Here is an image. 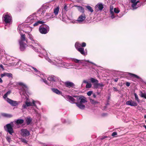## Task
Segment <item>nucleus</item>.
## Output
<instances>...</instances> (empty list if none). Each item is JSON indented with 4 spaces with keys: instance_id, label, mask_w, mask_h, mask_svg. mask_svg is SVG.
<instances>
[{
    "instance_id": "obj_29",
    "label": "nucleus",
    "mask_w": 146,
    "mask_h": 146,
    "mask_svg": "<svg viewBox=\"0 0 146 146\" xmlns=\"http://www.w3.org/2000/svg\"><path fill=\"white\" fill-rule=\"evenodd\" d=\"M29 67H31V69L34 70V71L37 74H40V75H38V76H39L40 74H43L42 73H40L39 71H38L36 68H35L34 67L31 66H29Z\"/></svg>"
},
{
    "instance_id": "obj_61",
    "label": "nucleus",
    "mask_w": 146,
    "mask_h": 146,
    "mask_svg": "<svg viewBox=\"0 0 146 146\" xmlns=\"http://www.w3.org/2000/svg\"><path fill=\"white\" fill-rule=\"evenodd\" d=\"M3 82V81L2 80V79L0 78V83H1Z\"/></svg>"
},
{
    "instance_id": "obj_7",
    "label": "nucleus",
    "mask_w": 146,
    "mask_h": 146,
    "mask_svg": "<svg viewBox=\"0 0 146 146\" xmlns=\"http://www.w3.org/2000/svg\"><path fill=\"white\" fill-rule=\"evenodd\" d=\"M110 12L111 15V17L112 19L116 18V17H118L117 15H115L114 13L117 14L119 13L120 12V10L118 8H113V6L111 5L110 8ZM118 17L120 18L121 17L118 16Z\"/></svg>"
},
{
    "instance_id": "obj_12",
    "label": "nucleus",
    "mask_w": 146,
    "mask_h": 146,
    "mask_svg": "<svg viewBox=\"0 0 146 146\" xmlns=\"http://www.w3.org/2000/svg\"><path fill=\"white\" fill-rule=\"evenodd\" d=\"M12 17L10 14L7 13L4 14L3 16V20L6 24L10 23L12 20Z\"/></svg>"
},
{
    "instance_id": "obj_28",
    "label": "nucleus",
    "mask_w": 146,
    "mask_h": 146,
    "mask_svg": "<svg viewBox=\"0 0 146 146\" xmlns=\"http://www.w3.org/2000/svg\"><path fill=\"white\" fill-rule=\"evenodd\" d=\"M51 90L53 92L57 94L60 95L62 94V92L57 89L52 88L51 89Z\"/></svg>"
},
{
    "instance_id": "obj_63",
    "label": "nucleus",
    "mask_w": 146,
    "mask_h": 146,
    "mask_svg": "<svg viewBox=\"0 0 146 146\" xmlns=\"http://www.w3.org/2000/svg\"><path fill=\"white\" fill-rule=\"evenodd\" d=\"M145 84H146V82H145Z\"/></svg>"
},
{
    "instance_id": "obj_25",
    "label": "nucleus",
    "mask_w": 146,
    "mask_h": 146,
    "mask_svg": "<svg viewBox=\"0 0 146 146\" xmlns=\"http://www.w3.org/2000/svg\"><path fill=\"white\" fill-rule=\"evenodd\" d=\"M25 120L27 125H28L32 122L33 119L30 116H29L25 118Z\"/></svg>"
},
{
    "instance_id": "obj_27",
    "label": "nucleus",
    "mask_w": 146,
    "mask_h": 146,
    "mask_svg": "<svg viewBox=\"0 0 146 146\" xmlns=\"http://www.w3.org/2000/svg\"><path fill=\"white\" fill-rule=\"evenodd\" d=\"M14 122L16 124L18 125L23 123L24 122V120L22 119H18L17 120H15Z\"/></svg>"
},
{
    "instance_id": "obj_1",
    "label": "nucleus",
    "mask_w": 146,
    "mask_h": 146,
    "mask_svg": "<svg viewBox=\"0 0 146 146\" xmlns=\"http://www.w3.org/2000/svg\"><path fill=\"white\" fill-rule=\"evenodd\" d=\"M26 100L25 101L24 103L23 104L21 110L23 112L25 111L26 110H27L29 112H31V110L33 111V112L36 113V110L33 107H29L31 106H34L35 108H37V106L35 104L36 102L34 100H32V102H30L29 98L26 97Z\"/></svg>"
},
{
    "instance_id": "obj_38",
    "label": "nucleus",
    "mask_w": 146,
    "mask_h": 146,
    "mask_svg": "<svg viewBox=\"0 0 146 146\" xmlns=\"http://www.w3.org/2000/svg\"><path fill=\"white\" fill-rule=\"evenodd\" d=\"M81 46V44L78 42H76L75 44V46L77 50Z\"/></svg>"
},
{
    "instance_id": "obj_35",
    "label": "nucleus",
    "mask_w": 146,
    "mask_h": 146,
    "mask_svg": "<svg viewBox=\"0 0 146 146\" xmlns=\"http://www.w3.org/2000/svg\"><path fill=\"white\" fill-rule=\"evenodd\" d=\"M59 8L58 7L54 9V13L56 15L58 14L59 11Z\"/></svg>"
},
{
    "instance_id": "obj_4",
    "label": "nucleus",
    "mask_w": 146,
    "mask_h": 146,
    "mask_svg": "<svg viewBox=\"0 0 146 146\" xmlns=\"http://www.w3.org/2000/svg\"><path fill=\"white\" fill-rule=\"evenodd\" d=\"M45 55H46V56H45V59L49 62L53 64L56 65L58 64L60 66L62 67L64 66L65 67L73 66L72 63H67L63 62L61 59H58L57 58H55L54 60H51L48 58L46 54Z\"/></svg>"
},
{
    "instance_id": "obj_57",
    "label": "nucleus",
    "mask_w": 146,
    "mask_h": 146,
    "mask_svg": "<svg viewBox=\"0 0 146 146\" xmlns=\"http://www.w3.org/2000/svg\"><path fill=\"white\" fill-rule=\"evenodd\" d=\"M83 83H86L87 84L88 83V81L86 80H84L83 81Z\"/></svg>"
},
{
    "instance_id": "obj_40",
    "label": "nucleus",
    "mask_w": 146,
    "mask_h": 146,
    "mask_svg": "<svg viewBox=\"0 0 146 146\" xmlns=\"http://www.w3.org/2000/svg\"><path fill=\"white\" fill-rule=\"evenodd\" d=\"M134 95L135 96V100L137 101L138 103H139L140 102V100L138 98V95L135 93L134 94Z\"/></svg>"
},
{
    "instance_id": "obj_32",
    "label": "nucleus",
    "mask_w": 146,
    "mask_h": 146,
    "mask_svg": "<svg viewBox=\"0 0 146 146\" xmlns=\"http://www.w3.org/2000/svg\"><path fill=\"white\" fill-rule=\"evenodd\" d=\"M76 6L77 7V9L79 12L84 13L85 11L83 7L80 6Z\"/></svg>"
},
{
    "instance_id": "obj_60",
    "label": "nucleus",
    "mask_w": 146,
    "mask_h": 146,
    "mask_svg": "<svg viewBox=\"0 0 146 146\" xmlns=\"http://www.w3.org/2000/svg\"><path fill=\"white\" fill-rule=\"evenodd\" d=\"M93 96L94 98H95L96 97V95L95 94H94L93 95Z\"/></svg>"
},
{
    "instance_id": "obj_41",
    "label": "nucleus",
    "mask_w": 146,
    "mask_h": 146,
    "mask_svg": "<svg viewBox=\"0 0 146 146\" xmlns=\"http://www.w3.org/2000/svg\"><path fill=\"white\" fill-rule=\"evenodd\" d=\"M129 75H130L131 76L137 79H139L140 78L137 75H135L134 74L129 73Z\"/></svg>"
},
{
    "instance_id": "obj_26",
    "label": "nucleus",
    "mask_w": 146,
    "mask_h": 146,
    "mask_svg": "<svg viewBox=\"0 0 146 146\" xmlns=\"http://www.w3.org/2000/svg\"><path fill=\"white\" fill-rule=\"evenodd\" d=\"M65 84L67 87L74 88L75 86L73 82L69 81L66 82Z\"/></svg>"
},
{
    "instance_id": "obj_19",
    "label": "nucleus",
    "mask_w": 146,
    "mask_h": 146,
    "mask_svg": "<svg viewBox=\"0 0 146 146\" xmlns=\"http://www.w3.org/2000/svg\"><path fill=\"white\" fill-rule=\"evenodd\" d=\"M16 66H17L20 67V68H24L26 69L27 68V65L25 63L22 62L21 61H19L15 64Z\"/></svg>"
},
{
    "instance_id": "obj_52",
    "label": "nucleus",
    "mask_w": 146,
    "mask_h": 146,
    "mask_svg": "<svg viewBox=\"0 0 146 146\" xmlns=\"http://www.w3.org/2000/svg\"><path fill=\"white\" fill-rule=\"evenodd\" d=\"M126 86H129L130 85V83L129 82H127L125 84Z\"/></svg>"
},
{
    "instance_id": "obj_24",
    "label": "nucleus",
    "mask_w": 146,
    "mask_h": 146,
    "mask_svg": "<svg viewBox=\"0 0 146 146\" xmlns=\"http://www.w3.org/2000/svg\"><path fill=\"white\" fill-rule=\"evenodd\" d=\"M77 50L83 56H86L87 54V51H84V49L83 48H78Z\"/></svg>"
},
{
    "instance_id": "obj_56",
    "label": "nucleus",
    "mask_w": 146,
    "mask_h": 146,
    "mask_svg": "<svg viewBox=\"0 0 146 146\" xmlns=\"http://www.w3.org/2000/svg\"><path fill=\"white\" fill-rule=\"evenodd\" d=\"M107 136H104V137H102L101 138V139L103 140V139H105L106 138H107Z\"/></svg>"
},
{
    "instance_id": "obj_49",
    "label": "nucleus",
    "mask_w": 146,
    "mask_h": 146,
    "mask_svg": "<svg viewBox=\"0 0 146 146\" xmlns=\"http://www.w3.org/2000/svg\"><path fill=\"white\" fill-rule=\"evenodd\" d=\"M6 139L9 142H10L11 140V138L10 137H7L6 138Z\"/></svg>"
},
{
    "instance_id": "obj_23",
    "label": "nucleus",
    "mask_w": 146,
    "mask_h": 146,
    "mask_svg": "<svg viewBox=\"0 0 146 146\" xmlns=\"http://www.w3.org/2000/svg\"><path fill=\"white\" fill-rule=\"evenodd\" d=\"M20 45V49L21 51H23L25 50L26 48V46H27L26 43L25 42H19Z\"/></svg>"
},
{
    "instance_id": "obj_30",
    "label": "nucleus",
    "mask_w": 146,
    "mask_h": 146,
    "mask_svg": "<svg viewBox=\"0 0 146 146\" xmlns=\"http://www.w3.org/2000/svg\"><path fill=\"white\" fill-rule=\"evenodd\" d=\"M44 23V22L42 21H40L38 20V21H36L35 22V23L33 24V26L34 27L38 25L39 24H43Z\"/></svg>"
},
{
    "instance_id": "obj_5",
    "label": "nucleus",
    "mask_w": 146,
    "mask_h": 146,
    "mask_svg": "<svg viewBox=\"0 0 146 146\" xmlns=\"http://www.w3.org/2000/svg\"><path fill=\"white\" fill-rule=\"evenodd\" d=\"M73 97L76 98L77 102L75 104L81 110H84L86 107L84 104L87 102L86 98L81 95L79 96L74 95Z\"/></svg>"
},
{
    "instance_id": "obj_64",
    "label": "nucleus",
    "mask_w": 146,
    "mask_h": 146,
    "mask_svg": "<svg viewBox=\"0 0 146 146\" xmlns=\"http://www.w3.org/2000/svg\"><path fill=\"white\" fill-rule=\"evenodd\" d=\"M109 104L108 103H107V105H108Z\"/></svg>"
},
{
    "instance_id": "obj_21",
    "label": "nucleus",
    "mask_w": 146,
    "mask_h": 146,
    "mask_svg": "<svg viewBox=\"0 0 146 146\" xmlns=\"http://www.w3.org/2000/svg\"><path fill=\"white\" fill-rule=\"evenodd\" d=\"M19 33L21 35V38L20 39L19 41V42H24L26 41V43H27V40L26 38L25 35L22 34L21 32H19Z\"/></svg>"
},
{
    "instance_id": "obj_48",
    "label": "nucleus",
    "mask_w": 146,
    "mask_h": 146,
    "mask_svg": "<svg viewBox=\"0 0 146 146\" xmlns=\"http://www.w3.org/2000/svg\"><path fill=\"white\" fill-rule=\"evenodd\" d=\"M117 133L116 132H114L112 133L111 134V136H114L117 135Z\"/></svg>"
},
{
    "instance_id": "obj_62",
    "label": "nucleus",
    "mask_w": 146,
    "mask_h": 146,
    "mask_svg": "<svg viewBox=\"0 0 146 146\" xmlns=\"http://www.w3.org/2000/svg\"><path fill=\"white\" fill-rule=\"evenodd\" d=\"M144 118L146 119V115H145L144 116Z\"/></svg>"
},
{
    "instance_id": "obj_13",
    "label": "nucleus",
    "mask_w": 146,
    "mask_h": 146,
    "mask_svg": "<svg viewBox=\"0 0 146 146\" xmlns=\"http://www.w3.org/2000/svg\"><path fill=\"white\" fill-rule=\"evenodd\" d=\"M37 17L35 14H33L31 15L27 18V21L31 23L36 22L38 19Z\"/></svg>"
},
{
    "instance_id": "obj_36",
    "label": "nucleus",
    "mask_w": 146,
    "mask_h": 146,
    "mask_svg": "<svg viewBox=\"0 0 146 146\" xmlns=\"http://www.w3.org/2000/svg\"><path fill=\"white\" fill-rule=\"evenodd\" d=\"M61 121L63 123L69 124L70 123V121L68 119L66 120L64 119H62Z\"/></svg>"
},
{
    "instance_id": "obj_50",
    "label": "nucleus",
    "mask_w": 146,
    "mask_h": 146,
    "mask_svg": "<svg viewBox=\"0 0 146 146\" xmlns=\"http://www.w3.org/2000/svg\"><path fill=\"white\" fill-rule=\"evenodd\" d=\"M6 73H5L3 74H1V77L2 78L4 76H6Z\"/></svg>"
},
{
    "instance_id": "obj_18",
    "label": "nucleus",
    "mask_w": 146,
    "mask_h": 146,
    "mask_svg": "<svg viewBox=\"0 0 146 146\" xmlns=\"http://www.w3.org/2000/svg\"><path fill=\"white\" fill-rule=\"evenodd\" d=\"M86 18L85 15L84 13H83L78 17L77 21L80 23H82L85 20Z\"/></svg>"
},
{
    "instance_id": "obj_42",
    "label": "nucleus",
    "mask_w": 146,
    "mask_h": 146,
    "mask_svg": "<svg viewBox=\"0 0 146 146\" xmlns=\"http://www.w3.org/2000/svg\"><path fill=\"white\" fill-rule=\"evenodd\" d=\"M90 102L93 104H96L98 103V101L92 99L90 100Z\"/></svg>"
},
{
    "instance_id": "obj_10",
    "label": "nucleus",
    "mask_w": 146,
    "mask_h": 146,
    "mask_svg": "<svg viewBox=\"0 0 146 146\" xmlns=\"http://www.w3.org/2000/svg\"><path fill=\"white\" fill-rule=\"evenodd\" d=\"M39 31L41 34H45L49 32V27L46 25L43 24L42 25L39 27Z\"/></svg>"
},
{
    "instance_id": "obj_37",
    "label": "nucleus",
    "mask_w": 146,
    "mask_h": 146,
    "mask_svg": "<svg viewBox=\"0 0 146 146\" xmlns=\"http://www.w3.org/2000/svg\"><path fill=\"white\" fill-rule=\"evenodd\" d=\"M11 93V90H9L3 96V98L4 99L7 98L8 96Z\"/></svg>"
},
{
    "instance_id": "obj_20",
    "label": "nucleus",
    "mask_w": 146,
    "mask_h": 146,
    "mask_svg": "<svg viewBox=\"0 0 146 146\" xmlns=\"http://www.w3.org/2000/svg\"><path fill=\"white\" fill-rule=\"evenodd\" d=\"M95 11H101L103 9L104 7L103 4L101 3H98L95 6Z\"/></svg>"
},
{
    "instance_id": "obj_8",
    "label": "nucleus",
    "mask_w": 146,
    "mask_h": 146,
    "mask_svg": "<svg viewBox=\"0 0 146 146\" xmlns=\"http://www.w3.org/2000/svg\"><path fill=\"white\" fill-rule=\"evenodd\" d=\"M18 84L21 86L19 87V89L21 91L20 92L21 95V92H22V94L25 95L28 90L27 86L25 84L22 82H18Z\"/></svg>"
},
{
    "instance_id": "obj_46",
    "label": "nucleus",
    "mask_w": 146,
    "mask_h": 146,
    "mask_svg": "<svg viewBox=\"0 0 146 146\" xmlns=\"http://www.w3.org/2000/svg\"><path fill=\"white\" fill-rule=\"evenodd\" d=\"M63 9H64L65 11H67L68 7L67 5L66 4L64 5V6L63 7Z\"/></svg>"
},
{
    "instance_id": "obj_6",
    "label": "nucleus",
    "mask_w": 146,
    "mask_h": 146,
    "mask_svg": "<svg viewBox=\"0 0 146 146\" xmlns=\"http://www.w3.org/2000/svg\"><path fill=\"white\" fill-rule=\"evenodd\" d=\"M13 126L14 122L12 121L4 126V128L5 131L9 133L10 134L12 135V133H14L13 129Z\"/></svg>"
},
{
    "instance_id": "obj_51",
    "label": "nucleus",
    "mask_w": 146,
    "mask_h": 146,
    "mask_svg": "<svg viewBox=\"0 0 146 146\" xmlns=\"http://www.w3.org/2000/svg\"><path fill=\"white\" fill-rule=\"evenodd\" d=\"M86 45V43L83 42H82V44H81V46L83 47H85Z\"/></svg>"
},
{
    "instance_id": "obj_47",
    "label": "nucleus",
    "mask_w": 146,
    "mask_h": 146,
    "mask_svg": "<svg viewBox=\"0 0 146 146\" xmlns=\"http://www.w3.org/2000/svg\"><path fill=\"white\" fill-rule=\"evenodd\" d=\"M93 92L92 91H90L87 93V95L88 96H90L92 93Z\"/></svg>"
},
{
    "instance_id": "obj_58",
    "label": "nucleus",
    "mask_w": 146,
    "mask_h": 146,
    "mask_svg": "<svg viewBox=\"0 0 146 146\" xmlns=\"http://www.w3.org/2000/svg\"><path fill=\"white\" fill-rule=\"evenodd\" d=\"M96 93H97V94L98 95H100V92H96Z\"/></svg>"
},
{
    "instance_id": "obj_11",
    "label": "nucleus",
    "mask_w": 146,
    "mask_h": 146,
    "mask_svg": "<svg viewBox=\"0 0 146 146\" xmlns=\"http://www.w3.org/2000/svg\"><path fill=\"white\" fill-rule=\"evenodd\" d=\"M90 80L91 82L94 84V86L96 88L100 87L102 89V87L104 86V85L102 83H98V81L96 79L91 78Z\"/></svg>"
},
{
    "instance_id": "obj_14",
    "label": "nucleus",
    "mask_w": 146,
    "mask_h": 146,
    "mask_svg": "<svg viewBox=\"0 0 146 146\" xmlns=\"http://www.w3.org/2000/svg\"><path fill=\"white\" fill-rule=\"evenodd\" d=\"M20 133L22 136L27 137L30 135V132L27 129H21L20 131Z\"/></svg>"
},
{
    "instance_id": "obj_22",
    "label": "nucleus",
    "mask_w": 146,
    "mask_h": 146,
    "mask_svg": "<svg viewBox=\"0 0 146 146\" xmlns=\"http://www.w3.org/2000/svg\"><path fill=\"white\" fill-rule=\"evenodd\" d=\"M126 104V105L131 106H135L137 105V104L136 102L133 101L131 100L127 101Z\"/></svg>"
},
{
    "instance_id": "obj_31",
    "label": "nucleus",
    "mask_w": 146,
    "mask_h": 146,
    "mask_svg": "<svg viewBox=\"0 0 146 146\" xmlns=\"http://www.w3.org/2000/svg\"><path fill=\"white\" fill-rule=\"evenodd\" d=\"M85 7L88 11L91 13H92L94 12V10L89 5H86Z\"/></svg>"
},
{
    "instance_id": "obj_39",
    "label": "nucleus",
    "mask_w": 146,
    "mask_h": 146,
    "mask_svg": "<svg viewBox=\"0 0 146 146\" xmlns=\"http://www.w3.org/2000/svg\"><path fill=\"white\" fill-rule=\"evenodd\" d=\"M140 94V95L141 97L145 99H146V93H144L141 91Z\"/></svg>"
},
{
    "instance_id": "obj_33",
    "label": "nucleus",
    "mask_w": 146,
    "mask_h": 146,
    "mask_svg": "<svg viewBox=\"0 0 146 146\" xmlns=\"http://www.w3.org/2000/svg\"><path fill=\"white\" fill-rule=\"evenodd\" d=\"M1 115L3 117H6L10 118L13 116L11 114L5 113H2Z\"/></svg>"
},
{
    "instance_id": "obj_59",
    "label": "nucleus",
    "mask_w": 146,
    "mask_h": 146,
    "mask_svg": "<svg viewBox=\"0 0 146 146\" xmlns=\"http://www.w3.org/2000/svg\"><path fill=\"white\" fill-rule=\"evenodd\" d=\"M118 78H116L115 79L114 81L115 82H117L118 81Z\"/></svg>"
},
{
    "instance_id": "obj_43",
    "label": "nucleus",
    "mask_w": 146,
    "mask_h": 146,
    "mask_svg": "<svg viewBox=\"0 0 146 146\" xmlns=\"http://www.w3.org/2000/svg\"><path fill=\"white\" fill-rule=\"evenodd\" d=\"M21 140V141L23 143H24L26 144H27V141L24 138H20L19 139Z\"/></svg>"
},
{
    "instance_id": "obj_55",
    "label": "nucleus",
    "mask_w": 146,
    "mask_h": 146,
    "mask_svg": "<svg viewBox=\"0 0 146 146\" xmlns=\"http://www.w3.org/2000/svg\"><path fill=\"white\" fill-rule=\"evenodd\" d=\"M113 88L115 91H118L117 89V88L115 87H113Z\"/></svg>"
},
{
    "instance_id": "obj_44",
    "label": "nucleus",
    "mask_w": 146,
    "mask_h": 146,
    "mask_svg": "<svg viewBox=\"0 0 146 146\" xmlns=\"http://www.w3.org/2000/svg\"><path fill=\"white\" fill-rule=\"evenodd\" d=\"M6 76L8 77L9 78H12L13 75L11 73H6Z\"/></svg>"
},
{
    "instance_id": "obj_34",
    "label": "nucleus",
    "mask_w": 146,
    "mask_h": 146,
    "mask_svg": "<svg viewBox=\"0 0 146 146\" xmlns=\"http://www.w3.org/2000/svg\"><path fill=\"white\" fill-rule=\"evenodd\" d=\"M24 26L22 24H20L19 25L18 27V29L19 30V32H21V31L23 29Z\"/></svg>"
},
{
    "instance_id": "obj_45",
    "label": "nucleus",
    "mask_w": 146,
    "mask_h": 146,
    "mask_svg": "<svg viewBox=\"0 0 146 146\" xmlns=\"http://www.w3.org/2000/svg\"><path fill=\"white\" fill-rule=\"evenodd\" d=\"M92 87V85L90 83H88L86 85V88H90Z\"/></svg>"
},
{
    "instance_id": "obj_15",
    "label": "nucleus",
    "mask_w": 146,
    "mask_h": 146,
    "mask_svg": "<svg viewBox=\"0 0 146 146\" xmlns=\"http://www.w3.org/2000/svg\"><path fill=\"white\" fill-rule=\"evenodd\" d=\"M130 1L132 3L131 6L133 10L136 9L139 6V5L137 4L139 2V1L130 0Z\"/></svg>"
},
{
    "instance_id": "obj_16",
    "label": "nucleus",
    "mask_w": 146,
    "mask_h": 146,
    "mask_svg": "<svg viewBox=\"0 0 146 146\" xmlns=\"http://www.w3.org/2000/svg\"><path fill=\"white\" fill-rule=\"evenodd\" d=\"M6 101L11 106H16L19 104L18 102L8 98L6 99Z\"/></svg>"
},
{
    "instance_id": "obj_54",
    "label": "nucleus",
    "mask_w": 146,
    "mask_h": 146,
    "mask_svg": "<svg viewBox=\"0 0 146 146\" xmlns=\"http://www.w3.org/2000/svg\"><path fill=\"white\" fill-rule=\"evenodd\" d=\"M0 67L3 70H4V68L2 64L0 65Z\"/></svg>"
},
{
    "instance_id": "obj_17",
    "label": "nucleus",
    "mask_w": 146,
    "mask_h": 146,
    "mask_svg": "<svg viewBox=\"0 0 146 146\" xmlns=\"http://www.w3.org/2000/svg\"><path fill=\"white\" fill-rule=\"evenodd\" d=\"M65 98L67 100L72 104H75L76 103L75 102L76 100L71 96L69 95L66 96H65Z\"/></svg>"
},
{
    "instance_id": "obj_9",
    "label": "nucleus",
    "mask_w": 146,
    "mask_h": 146,
    "mask_svg": "<svg viewBox=\"0 0 146 146\" xmlns=\"http://www.w3.org/2000/svg\"><path fill=\"white\" fill-rule=\"evenodd\" d=\"M71 59L72 61L76 63H79V64H82L83 66L88 65V63L89 62H90L91 64L96 65V64H95L93 63L92 62H90L88 60L86 61L85 60H81L74 58H72Z\"/></svg>"
},
{
    "instance_id": "obj_3",
    "label": "nucleus",
    "mask_w": 146,
    "mask_h": 146,
    "mask_svg": "<svg viewBox=\"0 0 146 146\" xmlns=\"http://www.w3.org/2000/svg\"><path fill=\"white\" fill-rule=\"evenodd\" d=\"M39 77L41 78V81L49 86L53 85L54 82L59 81L60 80L57 77L52 75L49 76L47 78V80H46L45 74H40Z\"/></svg>"
},
{
    "instance_id": "obj_53",
    "label": "nucleus",
    "mask_w": 146,
    "mask_h": 146,
    "mask_svg": "<svg viewBox=\"0 0 146 146\" xmlns=\"http://www.w3.org/2000/svg\"><path fill=\"white\" fill-rule=\"evenodd\" d=\"M76 2L78 3H82L83 1V0H75Z\"/></svg>"
},
{
    "instance_id": "obj_2",
    "label": "nucleus",
    "mask_w": 146,
    "mask_h": 146,
    "mask_svg": "<svg viewBox=\"0 0 146 146\" xmlns=\"http://www.w3.org/2000/svg\"><path fill=\"white\" fill-rule=\"evenodd\" d=\"M29 38L31 41V43L35 46H38V47H34L32 45H30V46L33 49L35 52H40L43 55L45 56V53L46 52L43 47L41 46L40 44L36 40H34V37L30 33L28 34Z\"/></svg>"
}]
</instances>
